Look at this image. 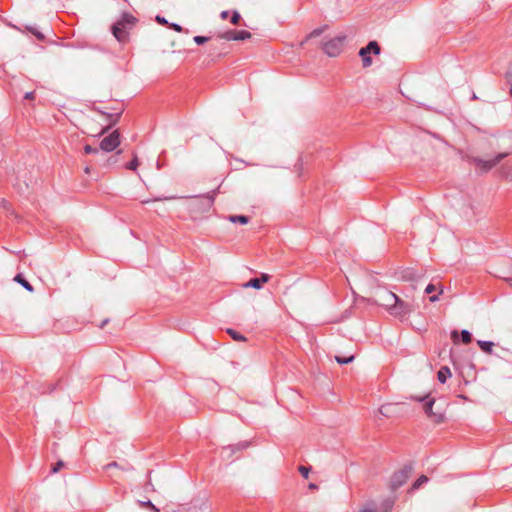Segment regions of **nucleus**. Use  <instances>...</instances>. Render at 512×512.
I'll return each mask as SVG.
<instances>
[{
    "mask_svg": "<svg viewBox=\"0 0 512 512\" xmlns=\"http://www.w3.org/2000/svg\"><path fill=\"white\" fill-rule=\"evenodd\" d=\"M84 172H85L86 174H89V173H90V166H86V167L84 168Z\"/></svg>",
    "mask_w": 512,
    "mask_h": 512,
    "instance_id": "obj_41",
    "label": "nucleus"
},
{
    "mask_svg": "<svg viewBox=\"0 0 512 512\" xmlns=\"http://www.w3.org/2000/svg\"><path fill=\"white\" fill-rule=\"evenodd\" d=\"M139 166L138 158L135 156L129 163L126 164V168L135 171Z\"/></svg>",
    "mask_w": 512,
    "mask_h": 512,
    "instance_id": "obj_25",
    "label": "nucleus"
},
{
    "mask_svg": "<svg viewBox=\"0 0 512 512\" xmlns=\"http://www.w3.org/2000/svg\"><path fill=\"white\" fill-rule=\"evenodd\" d=\"M435 290H436L435 285H433V284H429V285H427V287L425 288V293H426V294H431V293H433Z\"/></svg>",
    "mask_w": 512,
    "mask_h": 512,
    "instance_id": "obj_32",
    "label": "nucleus"
},
{
    "mask_svg": "<svg viewBox=\"0 0 512 512\" xmlns=\"http://www.w3.org/2000/svg\"><path fill=\"white\" fill-rule=\"evenodd\" d=\"M241 19V16L238 11H233L232 17H231V23L234 25H237Z\"/></svg>",
    "mask_w": 512,
    "mask_h": 512,
    "instance_id": "obj_28",
    "label": "nucleus"
},
{
    "mask_svg": "<svg viewBox=\"0 0 512 512\" xmlns=\"http://www.w3.org/2000/svg\"><path fill=\"white\" fill-rule=\"evenodd\" d=\"M411 469H402L398 472H395L391 477V487L393 489H397L401 487L409 478Z\"/></svg>",
    "mask_w": 512,
    "mask_h": 512,
    "instance_id": "obj_11",
    "label": "nucleus"
},
{
    "mask_svg": "<svg viewBox=\"0 0 512 512\" xmlns=\"http://www.w3.org/2000/svg\"><path fill=\"white\" fill-rule=\"evenodd\" d=\"M394 506V500L388 498L381 504V509L378 510L377 505L374 502L367 503L361 512H390Z\"/></svg>",
    "mask_w": 512,
    "mask_h": 512,
    "instance_id": "obj_10",
    "label": "nucleus"
},
{
    "mask_svg": "<svg viewBox=\"0 0 512 512\" xmlns=\"http://www.w3.org/2000/svg\"><path fill=\"white\" fill-rule=\"evenodd\" d=\"M136 18L128 13L123 14L122 18L112 26L114 37L121 43L128 40V30L133 27Z\"/></svg>",
    "mask_w": 512,
    "mask_h": 512,
    "instance_id": "obj_2",
    "label": "nucleus"
},
{
    "mask_svg": "<svg viewBox=\"0 0 512 512\" xmlns=\"http://www.w3.org/2000/svg\"><path fill=\"white\" fill-rule=\"evenodd\" d=\"M14 281H16L17 283H19L23 288H25L27 291L29 292H33L34 291V288L33 286L26 280L23 278V276L21 274H17L15 277H14Z\"/></svg>",
    "mask_w": 512,
    "mask_h": 512,
    "instance_id": "obj_18",
    "label": "nucleus"
},
{
    "mask_svg": "<svg viewBox=\"0 0 512 512\" xmlns=\"http://www.w3.org/2000/svg\"><path fill=\"white\" fill-rule=\"evenodd\" d=\"M508 156V153H499L494 158L489 160H483L479 157L473 158L475 166L483 172H488L495 167L501 160Z\"/></svg>",
    "mask_w": 512,
    "mask_h": 512,
    "instance_id": "obj_3",
    "label": "nucleus"
},
{
    "mask_svg": "<svg viewBox=\"0 0 512 512\" xmlns=\"http://www.w3.org/2000/svg\"><path fill=\"white\" fill-rule=\"evenodd\" d=\"M413 399L423 403L424 412L431 422L439 424L444 421L445 410L439 406L436 407V410H433L435 400L429 395H425L423 397H413Z\"/></svg>",
    "mask_w": 512,
    "mask_h": 512,
    "instance_id": "obj_1",
    "label": "nucleus"
},
{
    "mask_svg": "<svg viewBox=\"0 0 512 512\" xmlns=\"http://www.w3.org/2000/svg\"><path fill=\"white\" fill-rule=\"evenodd\" d=\"M428 482V477L425 475L420 476L413 484V489H418L421 487L424 483Z\"/></svg>",
    "mask_w": 512,
    "mask_h": 512,
    "instance_id": "obj_23",
    "label": "nucleus"
},
{
    "mask_svg": "<svg viewBox=\"0 0 512 512\" xmlns=\"http://www.w3.org/2000/svg\"><path fill=\"white\" fill-rule=\"evenodd\" d=\"M228 15H229V12H228V11H222V12L220 13V17H221V19H223V20L227 19V18H228Z\"/></svg>",
    "mask_w": 512,
    "mask_h": 512,
    "instance_id": "obj_38",
    "label": "nucleus"
},
{
    "mask_svg": "<svg viewBox=\"0 0 512 512\" xmlns=\"http://www.w3.org/2000/svg\"><path fill=\"white\" fill-rule=\"evenodd\" d=\"M170 27L175 30L176 32H182L183 31V28L179 25V24H176V23H172L170 25Z\"/></svg>",
    "mask_w": 512,
    "mask_h": 512,
    "instance_id": "obj_33",
    "label": "nucleus"
},
{
    "mask_svg": "<svg viewBox=\"0 0 512 512\" xmlns=\"http://www.w3.org/2000/svg\"><path fill=\"white\" fill-rule=\"evenodd\" d=\"M108 322V320H104L102 325H101V328Z\"/></svg>",
    "mask_w": 512,
    "mask_h": 512,
    "instance_id": "obj_43",
    "label": "nucleus"
},
{
    "mask_svg": "<svg viewBox=\"0 0 512 512\" xmlns=\"http://www.w3.org/2000/svg\"><path fill=\"white\" fill-rule=\"evenodd\" d=\"M156 20H157L158 23L167 24V20L164 17L157 16Z\"/></svg>",
    "mask_w": 512,
    "mask_h": 512,
    "instance_id": "obj_37",
    "label": "nucleus"
},
{
    "mask_svg": "<svg viewBox=\"0 0 512 512\" xmlns=\"http://www.w3.org/2000/svg\"><path fill=\"white\" fill-rule=\"evenodd\" d=\"M345 39V36L343 37H336L333 39H330L329 41L325 42L323 45L324 52L329 57H336L338 56L342 51L343 41Z\"/></svg>",
    "mask_w": 512,
    "mask_h": 512,
    "instance_id": "obj_6",
    "label": "nucleus"
},
{
    "mask_svg": "<svg viewBox=\"0 0 512 512\" xmlns=\"http://www.w3.org/2000/svg\"><path fill=\"white\" fill-rule=\"evenodd\" d=\"M227 333L236 341H245L246 338L245 336L241 335L240 333H238L237 331L233 330V329H227Z\"/></svg>",
    "mask_w": 512,
    "mask_h": 512,
    "instance_id": "obj_20",
    "label": "nucleus"
},
{
    "mask_svg": "<svg viewBox=\"0 0 512 512\" xmlns=\"http://www.w3.org/2000/svg\"><path fill=\"white\" fill-rule=\"evenodd\" d=\"M248 447V442H239L235 445H229L224 447L222 450V456L224 458H230L236 451H241Z\"/></svg>",
    "mask_w": 512,
    "mask_h": 512,
    "instance_id": "obj_13",
    "label": "nucleus"
},
{
    "mask_svg": "<svg viewBox=\"0 0 512 512\" xmlns=\"http://www.w3.org/2000/svg\"><path fill=\"white\" fill-rule=\"evenodd\" d=\"M322 30L321 29H315L311 32L310 36L311 37H316V36H319L321 34Z\"/></svg>",
    "mask_w": 512,
    "mask_h": 512,
    "instance_id": "obj_36",
    "label": "nucleus"
},
{
    "mask_svg": "<svg viewBox=\"0 0 512 512\" xmlns=\"http://www.w3.org/2000/svg\"><path fill=\"white\" fill-rule=\"evenodd\" d=\"M120 145V134L117 130L104 137L100 142V151L111 152Z\"/></svg>",
    "mask_w": 512,
    "mask_h": 512,
    "instance_id": "obj_5",
    "label": "nucleus"
},
{
    "mask_svg": "<svg viewBox=\"0 0 512 512\" xmlns=\"http://www.w3.org/2000/svg\"><path fill=\"white\" fill-rule=\"evenodd\" d=\"M413 309V305L403 301L398 297L397 303L393 305L389 314L397 318H404L407 315H409L413 311Z\"/></svg>",
    "mask_w": 512,
    "mask_h": 512,
    "instance_id": "obj_8",
    "label": "nucleus"
},
{
    "mask_svg": "<svg viewBox=\"0 0 512 512\" xmlns=\"http://www.w3.org/2000/svg\"><path fill=\"white\" fill-rule=\"evenodd\" d=\"M142 507L149 508L153 512H159V509L150 501H140L139 502Z\"/></svg>",
    "mask_w": 512,
    "mask_h": 512,
    "instance_id": "obj_24",
    "label": "nucleus"
},
{
    "mask_svg": "<svg viewBox=\"0 0 512 512\" xmlns=\"http://www.w3.org/2000/svg\"><path fill=\"white\" fill-rule=\"evenodd\" d=\"M395 410H396V405L385 404L379 408V413L386 418H391L396 414Z\"/></svg>",
    "mask_w": 512,
    "mask_h": 512,
    "instance_id": "obj_14",
    "label": "nucleus"
},
{
    "mask_svg": "<svg viewBox=\"0 0 512 512\" xmlns=\"http://www.w3.org/2000/svg\"><path fill=\"white\" fill-rule=\"evenodd\" d=\"M477 344L483 352H485L487 354L493 353L494 343L492 341L478 340Z\"/></svg>",
    "mask_w": 512,
    "mask_h": 512,
    "instance_id": "obj_17",
    "label": "nucleus"
},
{
    "mask_svg": "<svg viewBox=\"0 0 512 512\" xmlns=\"http://www.w3.org/2000/svg\"><path fill=\"white\" fill-rule=\"evenodd\" d=\"M397 301H398V296L391 291H382L378 294L377 302L381 306L385 307V309L388 311V313L392 309L393 305H395L397 303Z\"/></svg>",
    "mask_w": 512,
    "mask_h": 512,
    "instance_id": "obj_9",
    "label": "nucleus"
},
{
    "mask_svg": "<svg viewBox=\"0 0 512 512\" xmlns=\"http://www.w3.org/2000/svg\"><path fill=\"white\" fill-rule=\"evenodd\" d=\"M461 340L464 344H469L472 341V335L468 330L461 331Z\"/></svg>",
    "mask_w": 512,
    "mask_h": 512,
    "instance_id": "obj_21",
    "label": "nucleus"
},
{
    "mask_svg": "<svg viewBox=\"0 0 512 512\" xmlns=\"http://www.w3.org/2000/svg\"><path fill=\"white\" fill-rule=\"evenodd\" d=\"M28 30L31 33H33L37 37V39H39V40H43L44 39V35L41 32H39L37 29L29 27Z\"/></svg>",
    "mask_w": 512,
    "mask_h": 512,
    "instance_id": "obj_30",
    "label": "nucleus"
},
{
    "mask_svg": "<svg viewBox=\"0 0 512 512\" xmlns=\"http://www.w3.org/2000/svg\"><path fill=\"white\" fill-rule=\"evenodd\" d=\"M300 474L304 477V478H308L309 476V472H310V468L309 467H306V466H300L298 468Z\"/></svg>",
    "mask_w": 512,
    "mask_h": 512,
    "instance_id": "obj_29",
    "label": "nucleus"
},
{
    "mask_svg": "<svg viewBox=\"0 0 512 512\" xmlns=\"http://www.w3.org/2000/svg\"><path fill=\"white\" fill-rule=\"evenodd\" d=\"M430 302H436L439 300V296L438 295H432L430 296L429 298Z\"/></svg>",
    "mask_w": 512,
    "mask_h": 512,
    "instance_id": "obj_39",
    "label": "nucleus"
},
{
    "mask_svg": "<svg viewBox=\"0 0 512 512\" xmlns=\"http://www.w3.org/2000/svg\"><path fill=\"white\" fill-rule=\"evenodd\" d=\"M25 99L27 100H33L35 98V93L32 91V92H27L24 96Z\"/></svg>",
    "mask_w": 512,
    "mask_h": 512,
    "instance_id": "obj_35",
    "label": "nucleus"
},
{
    "mask_svg": "<svg viewBox=\"0 0 512 512\" xmlns=\"http://www.w3.org/2000/svg\"><path fill=\"white\" fill-rule=\"evenodd\" d=\"M316 487H317V486H316L315 484H313V483L309 484V488H310V489H315Z\"/></svg>",
    "mask_w": 512,
    "mask_h": 512,
    "instance_id": "obj_42",
    "label": "nucleus"
},
{
    "mask_svg": "<svg viewBox=\"0 0 512 512\" xmlns=\"http://www.w3.org/2000/svg\"><path fill=\"white\" fill-rule=\"evenodd\" d=\"M354 355H350L348 357H342V356H335V360L339 364H348L354 360Z\"/></svg>",
    "mask_w": 512,
    "mask_h": 512,
    "instance_id": "obj_22",
    "label": "nucleus"
},
{
    "mask_svg": "<svg viewBox=\"0 0 512 512\" xmlns=\"http://www.w3.org/2000/svg\"><path fill=\"white\" fill-rule=\"evenodd\" d=\"M228 220L232 223H240L242 225L249 223V218L244 215H230Z\"/></svg>",
    "mask_w": 512,
    "mask_h": 512,
    "instance_id": "obj_19",
    "label": "nucleus"
},
{
    "mask_svg": "<svg viewBox=\"0 0 512 512\" xmlns=\"http://www.w3.org/2000/svg\"><path fill=\"white\" fill-rule=\"evenodd\" d=\"M458 337H459L458 332H457L456 330H453V331L451 332V339H452V341H453L454 343H457V341H458Z\"/></svg>",
    "mask_w": 512,
    "mask_h": 512,
    "instance_id": "obj_34",
    "label": "nucleus"
},
{
    "mask_svg": "<svg viewBox=\"0 0 512 512\" xmlns=\"http://www.w3.org/2000/svg\"><path fill=\"white\" fill-rule=\"evenodd\" d=\"M451 377V371L449 367L443 366L437 373V379L440 383H445L448 378Z\"/></svg>",
    "mask_w": 512,
    "mask_h": 512,
    "instance_id": "obj_16",
    "label": "nucleus"
},
{
    "mask_svg": "<svg viewBox=\"0 0 512 512\" xmlns=\"http://www.w3.org/2000/svg\"><path fill=\"white\" fill-rule=\"evenodd\" d=\"M251 33L246 30H227L218 34L219 39L227 41H243L251 38Z\"/></svg>",
    "mask_w": 512,
    "mask_h": 512,
    "instance_id": "obj_7",
    "label": "nucleus"
},
{
    "mask_svg": "<svg viewBox=\"0 0 512 512\" xmlns=\"http://www.w3.org/2000/svg\"><path fill=\"white\" fill-rule=\"evenodd\" d=\"M370 53H374L375 55L380 53V46L376 41H370L367 46L361 48L359 51V56L362 58V64L365 68L372 64Z\"/></svg>",
    "mask_w": 512,
    "mask_h": 512,
    "instance_id": "obj_4",
    "label": "nucleus"
},
{
    "mask_svg": "<svg viewBox=\"0 0 512 512\" xmlns=\"http://www.w3.org/2000/svg\"><path fill=\"white\" fill-rule=\"evenodd\" d=\"M117 466H118L117 462H112V463H109L108 465H106V468L108 469V468L117 467Z\"/></svg>",
    "mask_w": 512,
    "mask_h": 512,
    "instance_id": "obj_40",
    "label": "nucleus"
},
{
    "mask_svg": "<svg viewBox=\"0 0 512 512\" xmlns=\"http://www.w3.org/2000/svg\"><path fill=\"white\" fill-rule=\"evenodd\" d=\"M64 466L63 461H58L55 466L52 468V473H57Z\"/></svg>",
    "mask_w": 512,
    "mask_h": 512,
    "instance_id": "obj_31",
    "label": "nucleus"
},
{
    "mask_svg": "<svg viewBox=\"0 0 512 512\" xmlns=\"http://www.w3.org/2000/svg\"><path fill=\"white\" fill-rule=\"evenodd\" d=\"M270 279V275L262 273L260 278H252L243 286L245 288L252 287L255 289H261L264 283H267Z\"/></svg>",
    "mask_w": 512,
    "mask_h": 512,
    "instance_id": "obj_12",
    "label": "nucleus"
},
{
    "mask_svg": "<svg viewBox=\"0 0 512 512\" xmlns=\"http://www.w3.org/2000/svg\"><path fill=\"white\" fill-rule=\"evenodd\" d=\"M510 94H511V96H512V85H511V88H510Z\"/></svg>",
    "mask_w": 512,
    "mask_h": 512,
    "instance_id": "obj_44",
    "label": "nucleus"
},
{
    "mask_svg": "<svg viewBox=\"0 0 512 512\" xmlns=\"http://www.w3.org/2000/svg\"><path fill=\"white\" fill-rule=\"evenodd\" d=\"M402 278L406 281H413L416 279V276L412 270L408 269L403 273Z\"/></svg>",
    "mask_w": 512,
    "mask_h": 512,
    "instance_id": "obj_26",
    "label": "nucleus"
},
{
    "mask_svg": "<svg viewBox=\"0 0 512 512\" xmlns=\"http://www.w3.org/2000/svg\"><path fill=\"white\" fill-rule=\"evenodd\" d=\"M193 40L197 45H202L206 43L209 40V38L205 36H195Z\"/></svg>",
    "mask_w": 512,
    "mask_h": 512,
    "instance_id": "obj_27",
    "label": "nucleus"
},
{
    "mask_svg": "<svg viewBox=\"0 0 512 512\" xmlns=\"http://www.w3.org/2000/svg\"><path fill=\"white\" fill-rule=\"evenodd\" d=\"M84 152L86 154H93L95 156V161H100L105 159V154L100 151V148H94L90 145L84 146Z\"/></svg>",
    "mask_w": 512,
    "mask_h": 512,
    "instance_id": "obj_15",
    "label": "nucleus"
}]
</instances>
